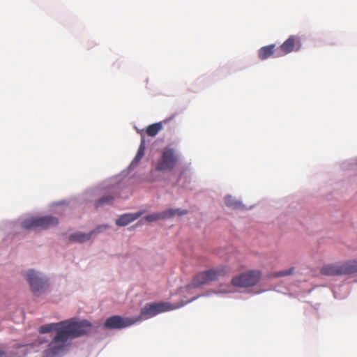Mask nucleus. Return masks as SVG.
<instances>
[{
	"label": "nucleus",
	"instance_id": "9",
	"mask_svg": "<svg viewBox=\"0 0 357 357\" xmlns=\"http://www.w3.org/2000/svg\"><path fill=\"white\" fill-rule=\"evenodd\" d=\"M136 322V319L115 315L106 319L105 322V327L111 329H121L128 327Z\"/></svg>",
	"mask_w": 357,
	"mask_h": 357
},
{
	"label": "nucleus",
	"instance_id": "21",
	"mask_svg": "<svg viewBox=\"0 0 357 357\" xmlns=\"http://www.w3.org/2000/svg\"><path fill=\"white\" fill-rule=\"evenodd\" d=\"M4 352L3 351H0V357H3L4 356Z\"/></svg>",
	"mask_w": 357,
	"mask_h": 357
},
{
	"label": "nucleus",
	"instance_id": "13",
	"mask_svg": "<svg viewBox=\"0 0 357 357\" xmlns=\"http://www.w3.org/2000/svg\"><path fill=\"white\" fill-rule=\"evenodd\" d=\"M140 213H126L121 215L116 220V224L118 226H126L130 224L131 222L135 220L140 216Z\"/></svg>",
	"mask_w": 357,
	"mask_h": 357
},
{
	"label": "nucleus",
	"instance_id": "2",
	"mask_svg": "<svg viewBox=\"0 0 357 357\" xmlns=\"http://www.w3.org/2000/svg\"><path fill=\"white\" fill-rule=\"evenodd\" d=\"M227 273L228 270L225 266H220L199 272L193 278L191 286L193 287H201L211 282L219 280Z\"/></svg>",
	"mask_w": 357,
	"mask_h": 357
},
{
	"label": "nucleus",
	"instance_id": "11",
	"mask_svg": "<svg viewBox=\"0 0 357 357\" xmlns=\"http://www.w3.org/2000/svg\"><path fill=\"white\" fill-rule=\"evenodd\" d=\"M278 47H275V45L271 44L267 46L261 47L258 52L259 58L261 60H265L271 56L279 57L277 55Z\"/></svg>",
	"mask_w": 357,
	"mask_h": 357
},
{
	"label": "nucleus",
	"instance_id": "18",
	"mask_svg": "<svg viewBox=\"0 0 357 357\" xmlns=\"http://www.w3.org/2000/svg\"><path fill=\"white\" fill-rule=\"evenodd\" d=\"M144 151H145V142H144V140L142 139L141 142V144L139 145V147L138 149L137 153L132 162V165L134 163H137L142 158V157L144 155Z\"/></svg>",
	"mask_w": 357,
	"mask_h": 357
},
{
	"label": "nucleus",
	"instance_id": "8",
	"mask_svg": "<svg viewBox=\"0 0 357 357\" xmlns=\"http://www.w3.org/2000/svg\"><path fill=\"white\" fill-rule=\"evenodd\" d=\"M24 276L35 294H39L46 285L47 280L33 270H29Z\"/></svg>",
	"mask_w": 357,
	"mask_h": 357
},
{
	"label": "nucleus",
	"instance_id": "7",
	"mask_svg": "<svg viewBox=\"0 0 357 357\" xmlns=\"http://www.w3.org/2000/svg\"><path fill=\"white\" fill-rule=\"evenodd\" d=\"M301 47L300 38L298 36L291 35L278 47L277 55L281 57L292 52L298 51Z\"/></svg>",
	"mask_w": 357,
	"mask_h": 357
},
{
	"label": "nucleus",
	"instance_id": "3",
	"mask_svg": "<svg viewBox=\"0 0 357 357\" xmlns=\"http://www.w3.org/2000/svg\"><path fill=\"white\" fill-rule=\"evenodd\" d=\"M320 273L327 276H337L357 273V261L351 260L343 263L331 264L324 266Z\"/></svg>",
	"mask_w": 357,
	"mask_h": 357
},
{
	"label": "nucleus",
	"instance_id": "6",
	"mask_svg": "<svg viewBox=\"0 0 357 357\" xmlns=\"http://www.w3.org/2000/svg\"><path fill=\"white\" fill-rule=\"evenodd\" d=\"M178 159V155L174 149L165 148L161 158L156 162L155 170H172L176 166Z\"/></svg>",
	"mask_w": 357,
	"mask_h": 357
},
{
	"label": "nucleus",
	"instance_id": "12",
	"mask_svg": "<svg viewBox=\"0 0 357 357\" xmlns=\"http://www.w3.org/2000/svg\"><path fill=\"white\" fill-rule=\"evenodd\" d=\"M98 229L99 228L94 229L89 233H75L69 236V239L73 242L84 243L90 240L93 234L98 232Z\"/></svg>",
	"mask_w": 357,
	"mask_h": 357
},
{
	"label": "nucleus",
	"instance_id": "16",
	"mask_svg": "<svg viewBox=\"0 0 357 357\" xmlns=\"http://www.w3.org/2000/svg\"><path fill=\"white\" fill-rule=\"evenodd\" d=\"M162 128V122H158L149 125L146 130L147 135L150 137L155 136Z\"/></svg>",
	"mask_w": 357,
	"mask_h": 357
},
{
	"label": "nucleus",
	"instance_id": "10",
	"mask_svg": "<svg viewBox=\"0 0 357 357\" xmlns=\"http://www.w3.org/2000/svg\"><path fill=\"white\" fill-rule=\"evenodd\" d=\"M187 213L186 210H180V209H172L169 208L168 210L160 212L155 213L152 214H149L145 217V219L148 222L156 221L160 219H166L171 218L175 215V214H178V215H183Z\"/></svg>",
	"mask_w": 357,
	"mask_h": 357
},
{
	"label": "nucleus",
	"instance_id": "14",
	"mask_svg": "<svg viewBox=\"0 0 357 357\" xmlns=\"http://www.w3.org/2000/svg\"><path fill=\"white\" fill-rule=\"evenodd\" d=\"M261 272L259 271H247V287L255 285L261 278Z\"/></svg>",
	"mask_w": 357,
	"mask_h": 357
},
{
	"label": "nucleus",
	"instance_id": "15",
	"mask_svg": "<svg viewBox=\"0 0 357 357\" xmlns=\"http://www.w3.org/2000/svg\"><path fill=\"white\" fill-rule=\"evenodd\" d=\"M225 203L227 206L233 209H238L243 207L242 202L238 201L231 195H228L225 197Z\"/></svg>",
	"mask_w": 357,
	"mask_h": 357
},
{
	"label": "nucleus",
	"instance_id": "17",
	"mask_svg": "<svg viewBox=\"0 0 357 357\" xmlns=\"http://www.w3.org/2000/svg\"><path fill=\"white\" fill-rule=\"evenodd\" d=\"M232 284L235 287H243L245 286V274L241 273L238 276L234 277L231 280Z\"/></svg>",
	"mask_w": 357,
	"mask_h": 357
},
{
	"label": "nucleus",
	"instance_id": "19",
	"mask_svg": "<svg viewBox=\"0 0 357 357\" xmlns=\"http://www.w3.org/2000/svg\"><path fill=\"white\" fill-rule=\"evenodd\" d=\"M294 267H291L289 269L278 271L274 273V276L279 278V277H285L288 275H291L294 273Z\"/></svg>",
	"mask_w": 357,
	"mask_h": 357
},
{
	"label": "nucleus",
	"instance_id": "20",
	"mask_svg": "<svg viewBox=\"0 0 357 357\" xmlns=\"http://www.w3.org/2000/svg\"><path fill=\"white\" fill-rule=\"evenodd\" d=\"M114 197L111 195L105 196L100 199L96 203V207H99L105 204H110L112 202Z\"/></svg>",
	"mask_w": 357,
	"mask_h": 357
},
{
	"label": "nucleus",
	"instance_id": "5",
	"mask_svg": "<svg viewBox=\"0 0 357 357\" xmlns=\"http://www.w3.org/2000/svg\"><path fill=\"white\" fill-rule=\"evenodd\" d=\"M178 306H174L169 303H151L146 304L140 311V316L135 319L145 320L153 317L160 313L167 312L177 308Z\"/></svg>",
	"mask_w": 357,
	"mask_h": 357
},
{
	"label": "nucleus",
	"instance_id": "1",
	"mask_svg": "<svg viewBox=\"0 0 357 357\" xmlns=\"http://www.w3.org/2000/svg\"><path fill=\"white\" fill-rule=\"evenodd\" d=\"M91 330L92 324L90 321L86 319L77 320L75 318L40 326V333L56 332V335L44 352V357H54L64 351L69 340L87 335Z\"/></svg>",
	"mask_w": 357,
	"mask_h": 357
},
{
	"label": "nucleus",
	"instance_id": "22",
	"mask_svg": "<svg viewBox=\"0 0 357 357\" xmlns=\"http://www.w3.org/2000/svg\"><path fill=\"white\" fill-rule=\"evenodd\" d=\"M220 292L226 294V293H229L230 291H229V290L228 291L224 290V291H221Z\"/></svg>",
	"mask_w": 357,
	"mask_h": 357
},
{
	"label": "nucleus",
	"instance_id": "4",
	"mask_svg": "<svg viewBox=\"0 0 357 357\" xmlns=\"http://www.w3.org/2000/svg\"><path fill=\"white\" fill-rule=\"evenodd\" d=\"M58 223V219L53 216L33 217L24 220L22 226L29 230L47 229Z\"/></svg>",
	"mask_w": 357,
	"mask_h": 357
}]
</instances>
